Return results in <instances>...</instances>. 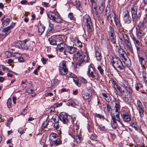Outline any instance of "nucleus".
Instances as JSON below:
<instances>
[{
    "label": "nucleus",
    "instance_id": "nucleus-1",
    "mask_svg": "<svg viewBox=\"0 0 147 147\" xmlns=\"http://www.w3.org/2000/svg\"><path fill=\"white\" fill-rule=\"evenodd\" d=\"M111 64L115 69L120 72L124 71V67L121 61L116 58H113L111 60Z\"/></svg>",
    "mask_w": 147,
    "mask_h": 147
},
{
    "label": "nucleus",
    "instance_id": "nucleus-2",
    "mask_svg": "<svg viewBox=\"0 0 147 147\" xmlns=\"http://www.w3.org/2000/svg\"><path fill=\"white\" fill-rule=\"evenodd\" d=\"M47 17L53 22L58 23H61L62 21L59 14L55 11L49 12L47 14Z\"/></svg>",
    "mask_w": 147,
    "mask_h": 147
},
{
    "label": "nucleus",
    "instance_id": "nucleus-3",
    "mask_svg": "<svg viewBox=\"0 0 147 147\" xmlns=\"http://www.w3.org/2000/svg\"><path fill=\"white\" fill-rule=\"evenodd\" d=\"M83 22L84 27L87 28L88 32L90 33L92 32L93 28L91 19L88 15H86L83 17Z\"/></svg>",
    "mask_w": 147,
    "mask_h": 147
},
{
    "label": "nucleus",
    "instance_id": "nucleus-4",
    "mask_svg": "<svg viewBox=\"0 0 147 147\" xmlns=\"http://www.w3.org/2000/svg\"><path fill=\"white\" fill-rule=\"evenodd\" d=\"M76 126V125H71L69 127V130H68L69 134L74 138L78 143H80L81 141L82 135H77L75 136V131L74 130V127Z\"/></svg>",
    "mask_w": 147,
    "mask_h": 147
},
{
    "label": "nucleus",
    "instance_id": "nucleus-5",
    "mask_svg": "<svg viewBox=\"0 0 147 147\" xmlns=\"http://www.w3.org/2000/svg\"><path fill=\"white\" fill-rule=\"evenodd\" d=\"M67 62L65 61H62L59 66V74L61 75H65L67 73L68 69L66 67Z\"/></svg>",
    "mask_w": 147,
    "mask_h": 147
},
{
    "label": "nucleus",
    "instance_id": "nucleus-6",
    "mask_svg": "<svg viewBox=\"0 0 147 147\" xmlns=\"http://www.w3.org/2000/svg\"><path fill=\"white\" fill-rule=\"evenodd\" d=\"M109 37L111 41L114 44L116 42V36L113 26H110L107 30Z\"/></svg>",
    "mask_w": 147,
    "mask_h": 147
},
{
    "label": "nucleus",
    "instance_id": "nucleus-7",
    "mask_svg": "<svg viewBox=\"0 0 147 147\" xmlns=\"http://www.w3.org/2000/svg\"><path fill=\"white\" fill-rule=\"evenodd\" d=\"M138 7L134 6L131 9L132 17L134 21H137L140 19L141 15L140 13H137Z\"/></svg>",
    "mask_w": 147,
    "mask_h": 147
},
{
    "label": "nucleus",
    "instance_id": "nucleus-8",
    "mask_svg": "<svg viewBox=\"0 0 147 147\" xmlns=\"http://www.w3.org/2000/svg\"><path fill=\"white\" fill-rule=\"evenodd\" d=\"M131 38L136 48L137 53H139L141 50L142 43L138 40L134 35L131 36Z\"/></svg>",
    "mask_w": 147,
    "mask_h": 147
},
{
    "label": "nucleus",
    "instance_id": "nucleus-9",
    "mask_svg": "<svg viewBox=\"0 0 147 147\" xmlns=\"http://www.w3.org/2000/svg\"><path fill=\"white\" fill-rule=\"evenodd\" d=\"M95 71L93 67L90 65L88 67V71L87 74L90 77L92 78L95 79H97L99 77V75L98 73H95L94 74V75H93V73Z\"/></svg>",
    "mask_w": 147,
    "mask_h": 147
},
{
    "label": "nucleus",
    "instance_id": "nucleus-10",
    "mask_svg": "<svg viewBox=\"0 0 147 147\" xmlns=\"http://www.w3.org/2000/svg\"><path fill=\"white\" fill-rule=\"evenodd\" d=\"M142 26H138L136 28V34L137 37L139 39H141L143 36L145 34V33L144 28Z\"/></svg>",
    "mask_w": 147,
    "mask_h": 147
},
{
    "label": "nucleus",
    "instance_id": "nucleus-11",
    "mask_svg": "<svg viewBox=\"0 0 147 147\" xmlns=\"http://www.w3.org/2000/svg\"><path fill=\"white\" fill-rule=\"evenodd\" d=\"M123 20L125 23L127 24H129L131 22V18L127 11H125L123 12Z\"/></svg>",
    "mask_w": 147,
    "mask_h": 147
},
{
    "label": "nucleus",
    "instance_id": "nucleus-12",
    "mask_svg": "<svg viewBox=\"0 0 147 147\" xmlns=\"http://www.w3.org/2000/svg\"><path fill=\"white\" fill-rule=\"evenodd\" d=\"M76 51V49L72 46H67L65 47L64 53L67 55L68 53L73 54Z\"/></svg>",
    "mask_w": 147,
    "mask_h": 147
},
{
    "label": "nucleus",
    "instance_id": "nucleus-13",
    "mask_svg": "<svg viewBox=\"0 0 147 147\" xmlns=\"http://www.w3.org/2000/svg\"><path fill=\"white\" fill-rule=\"evenodd\" d=\"M82 50L81 49L74 54V56L76 58H78L81 57V59L78 61V64L79 65H80L83 63V59H82Z\"/></svg>",
    "mask_w": 147,
    "mask_h": 147
},
{
    "label": "nucleus",
    "instance_id": "nucleus-14",
    "mask_svg": "<svg viewBox=\"0 0 147 147\" xmlns=\"http://www.w3.org/2000/svg\"><path fill=\"white\" fill-rule=\"evenodd\" d=\"M67 115L64 113H61L59 117L60 120L61 121L64 123H67L69 121L67 119Z\"/></svg>",
    "mask_w": 147,
    "mask_h": 147
},
{
    "label": "nucleus",
    "instance_id": "nucleus-15",
    "mask_svg": "<svg viewBox=\"0 0 147 147\" xmlns=\"http://www.w3.org/2000/svg\"><path fill=\"white\" fill-rule=\"evenodd\" d=\"M120 101L118 99H115L114 101L112 102V103L115 104V111L116 112H119L120 111Z\"/></svg>",
    "mask_w": 147,
    "mask_h": 147
},
{
    "label": "nucleus",
    "instance_id": "nucleus-16",
    "mask_svg": "<svg viewBox=\"0 0 147 147\" xmlns=\"http://www.w3.org/2000/svg\"><path fill=\"white\" fill-rule=\"evenodd\" d=\"M58 36L56 35H53L50 38H49L48 40L50 43L53 45H57Z\"/></svg>",
    "mask_w": 147,
    "mask_h": 147
},
{
    "label": "nucleus",
    "instance_id": "nucleus-17",
    "mask_svg": "<svg viewBox=\"0 0 147 147\" xmlns=\"http://www.w3.org/2000/svg\"><path fill=\"white\" fill-rule=\"evenodd\" d=\"M124 42L127 49L131 53H133V49L129 39L124 40Z\"/></svg>",
    "mask_w": 147,
    "mask_h": 147
},
{
    "label": "nucleus",
    "instance_id": "nucleus-18",
    "mask_svg": "<svg viewBox=\"0 0 147 147\" xmlns=\"http://www.w3.org/2000/svg\"><path fill=\"white\" fill-rule=\"evenodd\" d=\"M122 117L125 122H127L130 121V115L127 113L121 114Z\"/></svg>",
    "mask_w": 147,
    "mask_h": 147
},
{
    "label": "nucleus",
    "instance_id": "nucleus-19",
    "mask_svg": "<svg viewBox=\"0 0 147 147\" xmlns=\"http://www.w3.org/2000/svg\"><path fill=\"white\" fill-rule=\"evenodd\" d=\"M22 49L25 50L28 49L30 45V42L27 40L22 41Z\"/></svg>",
    "mask_w": 147,
    "mask_h": 147
},
{
    "label": "nucleus",
    "instance_id": "nucleus-20",
    "mask_svg": "<svg viewBox=\"0 0 147 147\" xmlns=\"http://www.w3.org/2000/svg\"><path fill=\"white\" fill-rule=\"evenodd\" d=\"M5 16H4L1 20L2 25L3 26H7L9 24L10 21V20L9 18H7L5 19Z\"/></svg>",
    "mask_w": 147,
    "mask_h": 147
},
{
    "label": "nucleus",
    "instance_id": "nucleus-21",
    "mask_svg": "<svg viewBox=\"0 0 147 147\" xmlns=\"http://www.w3.org/2000/svg\"><path fill=\"white\" fill-rule=\"evenodd\" d=\"M114 88L115 89H117L116 90L117 94L120 96H122V93L124 92V90H122L121 88L120 87V86L118 85V84Z\"/></svg>",
    "mask_w": 147,
    "mask_h": 147
},
{
    "label": "nucleus",
    "instance_id": "nucleus-22",
    "mask_svg": "<svg viewBox=\"0 0 147 147\" xmlns=\"http://www.w3.org/2000/svg\"><path fill=\"white\" fill-rule=\"evenodd\" d=\"M114 88L115 89H117L116 90L117 94L120 96H122V93L124 92V90H122L121 88L120 87V86L118 85V84Z\"/></svg>",
    "mask_w": 147,
    "mask_h": 147
},
{
    "label": "nucleus",
    "instance_id": "nucleus-23",
    "mask_svg": "<svg viewBox=\"0 0 147 147\" xmlns=\"http://www.w3.org/2000/svg\"><path fill=\"white\" fill-rule=\"evenodd\" d=\"M104 111L105 112L106 111L109 113H111L112 109L111 107L109 104H106L103 105Z\"/></svg>",
    "mask_w": 147,
    "mask_h": 147
},
{
    "label": "nucleus",
    "instance_id": "nucleus-24",
    "mask_svg": "<svg viewBox=\"0 0 147 147\" xmlns=\"http://www.w3.org/2000/svg\"><path fill=\"white\" fill-rule=\"evenodd\" d=\"M112 118L111 121V126L113 128L115 129L117 126V124L115 119L112 116Z\"/></svg>",
    "mask_w": 147,
    "mask_h": 147
},
{
    "label": "nucleus",
    "instance_id": "nucleus-25",
    "mask_svg": "<svg viewBox=\"0 0 147 147\" xmlns=\"http://www.w3.org/2000/svg\"><path fill=\"white\" fill-rule=\"evenodd\" d=\"M52 121L54 122V124L53 125V127L56 129H57L59 127V121L58 119H57L56 118H53V117L52 119Z\"/></svg>",
    "mask_w": 147,
    "mask_h": 147
},
{
    "label": "nucleus",
    "instance_id": "nucleus-26",
    "mask_svg": "<svg viewBox=\"0 0 147 147\" xmlns=\"http://www.w3.org/2000/svg\"><path fill=\"white\" fill-rule=\"evenodd\" d=\"M95 56L98 61H100L102 58L101 55L99 50H96L95 52Z\"/></svg>",
    "mask_w": 147,
    "mask_h": 147
},
{
    "label": "nucleus",
    "instance_id": "nucleus-27",
    "mask_svg": "<svg viewBox=\"0 0 147 147\" xmlns=\"http://www.w3.org/2000/svg\"><path fill=\"white\" fill-rule=\"evenodd\" d=\"M138 58L139 62L142 66L144 67L146 63V61L143 57L140 56L139 55H138Z\"/></svg>",
    "mask_w": 147,
    "mask_h": 147
},
{
    "label": "nucleus",
    "instance_id": "nucleus-28",
    "mask_svg": "<svg viewBox=\"0 0 147 147\" xmlns=\"http://www.w3.org/2000/svg\"><path fill=\"white\" fill-rule=\"evenodd\" d=\"M84 50L85 51V53L84 55H83V62H88L90 58L88 57V55L87 53L86 49L85 48Z\"/></svg>",
    "mask_w": 147,
    "mask_h": 147
},
{
    "label": "nucleus",
    "instance_id": "nucleus-29",
    "mask_svg": "<svg viewBox=\"0 0 147 147\" xmlns=\"http://www.w3.org/2000/svg\"><path fill=\"white\" fill-rule=\"evenodd\" d=\"M58 137V134L55 133H52L50 134L49 138L51 141H53Z\"/></svg>",
    "mask_w": 147,
    "mask_h": 147
},
{
    "label": "nucleus",
    "instance_id": "nucleus-30",
    "mask_svg": "<svg viewBox=\"0 0 147 147\" xmlns=\"http://www.w3.org/2000/svg\"><path fill=\"white\" fill-rule=\"evenodd\" d=\"M96 125L99 129L100 131H106L108 130V129L105 126L103 125H98L96 123Z\"/></svg>",
    "mask_w": 147,
    "mask_h": 147
},
{
    "label": "nucleus",
    "instance_id": "nucleus-31",
    "mask_svg": "<svg viewBox=\"0 0 147 147\" xmlns=\"http://www.w3.org/2000/svg\"><path fill=\"white\" fill-rule=\"evenodd\" d=\"M27 91L29 94L31 95L32 97H34L36 95L34 90H33L32 88H28L27 89Z\"/></svg>",
    "mask_w": 147,
    "mask_h": 147
},
{
    "label": "nucleus",
    "instance_id": "nucleus-32",
    "mask_svg": "<svg viewBox=\"0 0 147 147\" xmlns=\"http://www.w3.org/2000/svg\"><path fill=\"white\" fill-rule=\"evenodd\" d=\"M45 27L42 25L40 24L38 26V32L41 34L44 31L45 29Z\"/></svg>",
    "mask_w": 147,
    "mask_h": 147
},
{
    "label": "nucleus",
    "instance_id": "nucleus-33",
    "mask_svg": "<svg viewBox=\"0 0 147 147\" xmlns=\"http://www.w3.org/2000/svg\"><path fill=\"white\" fill-rule=\"evenodd\" d=\"M65 45L64 43H61L60 44H58L57 45V47L59 49L60 51H62L65 48Z\"/></svg>",
    "mask_w": 147,
    "mask_h": 147
},
{
    "label": "nucleus",
    "instance_id": "nucleus-34",
    "mask_svg": "<svg viewBox=\"0 0 147 147\" xmlns=\"http://www.w3.org/2000/svg\"><path fill=\"white\" fill-rule=\"evenodd\" d=\"M73 80L74 82L77 86L79 87L81 85V82L80 80H79L76 77L74 78Z\"/></svg>",
    "mask_w": 147,
    "mask_h": 147
},
{
    "label": "nucleus",
    "instance_id": "nucleus-35",
    "mask_svg": "<svg viewBox=\"0 0 147 147\" xmlns=\"http://www.w3.org/2000/svg\"><path fill=\"white\" fill-rule=\"evenodd\" d=\"M121 87H123L125 88V89L129 86L128 85V82L125 80H123L122 82L121 83Z\"/></svg>",
    "mask_w": 147,
    "mask_h": 147
},
{
    "label": "nucleus",
    "instance_id": "nucleus-36",
    "mask_svg": "<svg viewBox=\"0 0 147 147\" xmlns=\"http://www.w3.org/2000/svg\"><path fill=\"white\" fill-rule=\"evenodd\" d=\"M118 52L120 57H123L125 52L123 49L120 47V48L119 49Z\"/></svg>",
    "mask_w": 147,
    "mask_h": 147
},
{
    "label": "nucleus",
    "instance_id": "nucleus-37",
    "mask_svg": "<svg viewBox=\"0 0 147 147\" xmlns=\"http://www.w3.org/2000/svg\"><path fill=\"white\" fill-rule=\"evenodd\" d=\"M139 109H138L140 116L142 117H143L144 113V107L139 108Z\"/></svg>",
    "mask_w": 147,
    "mask_h": 147
},
{
    "label": "nucleus",
    "instance_id": "nucleus-38",
    "mask_svg": "<svg viewBox=\"0 0 147 147\" xmlns=\"http://www.w3.org/2000/svg\"><path fill=\"white\" fill-rule=\"evenodd\" d=\"M88 131L89 133H91L93 130L92 126L91 125V123L88 122V125L87 126Z\"/></svg>",
    "mask_w": 147,
    "mask_h": 147
},
{
    "label": "nucleus",
    "instance_id": "nucleus-39",
    "mask_svg": "<svg viewBox=\"0 0 147 147\" xmlns=\"http://www.w3.org/2000/svg\"><path fill=\"white\" fill-rule=\"evenodd\" d=\"M143 86V85L140 83H137L135 85L136 88L137 90H138L140 89H141L142 88Z\"/></svg>",
    "mask_w": 147,
    "mask_h": 147
},
{
    "label": "nucleus",
    "instance_id": "nucleus-40",
    "mask_svg": "<svg viewBox=\"0 0 147 147\" xmlns=\"http://www.w3.org/2000/svg\"><path fill=\"white\" fill-rule=\"evenodd\" d=\"M2 69L4 71H6V72H11L13 73L14 72L12 71H11L10 70L9 68L7 67H6L4 66L3 65H2Z\"/></svg>",
    "mask_w": 147,
    "mask_h": 147
},
{
    "label": "nucleus",
    "instance_id": "nucleus-41",
    "mask_svg": "<svg viewBox=\"0 0 147 147\" xmlns=\"http://www.w3.org/2000/svg\"><path fill=\"white\" fill-rule=\"evenodd\" d=\"M101 95L104 98L105 100L107 101H108L109 100V94L107 93L105 94L102 93V94Z\"/></svg>",
    "mask_w": 147,
    "mask_h": 147
},
{
    "label": "nucleus",
    "instance_id": "nucleus-42",
    "mask_svg": "<svg viewBox=\"0 0 147 147\" xmlns=\"http://www.w3.org/2000/svg\"><path fill=\"white\" fill-rule=\"evenodd\" d=\"M22 41H18L15 44V46L19 49H22Z\"/></svg>",
    "mask_w": 147,
    "mask_h": 147
},
{
    "label": "nucleus",
    "instance_id": "nucleus-43",
    "mask_svg": "<svg viewBox=\"0 0 147 147\" xmlns=\"http://www.w3.org/2000/svg\"><path fill=\"white\" fill-rule=\"evenodd\" d=\"M68 17L71 20H75V18L74 17L73 13H69Z\"/></svg>",
    "mask_w": 147,
    "mask_h": 147
},
{
    "label": "nucleus",
    "instance_id": "nucleus-44",
    "mask_svg": "<svg viewBox=\"0 0 147 147\" xmlns=\"http://www.w3.org/2000/svg\"><path fill=\"white\" fill-rule=\"evenodd\" d=\"M125 89V91H126L129 94H131L132 93L133 91L129 86L127 87Z\"/></svg>",
    "mask_w": 147,
    "mask_h": 147
},
{
    "label": "nucleus",
    "instance_id": "nucleus-45",
    "mask_svg": "<svg viewBox=\"0 0 147 147\" xmlns=\"http://www.w3.org/2000/svg\"><path fill=\"white\" fill-rule=\"evenodd\" d=\"M105 4L103 3H100V5H99V10L102 11L104 10V9L105 8Z\"/></svg>",
    "mask_w": 147,
    "mask_h": 147
},
{
    "label": "nucleus",
    "instance_id": "nucleus-46",
    "mask_svg": "<svg viewBox=\"0 0 147 147\" xmlns=\"http://www.w3.org/2000/svg\"><path fill=\"white\" fill-rule=\"evenodd\" d=\"M114 19L115 23L120 22V19L115 13H114Z\"/></svg>",
    "mask_w": 147,
    "mask_h": 147
},
{
    "label": "nucleus",
    "instance_id": "nucleus-47",
    "mask_svg": "<svg viewBox=\"0 0 147 147\" xmlns=\"http://www.w3.org/2000/svg\"><path fill=\"white\" fill-rule=\"evenodd\" d=\"M121 34L122 35V38L124 40V41L129 39L127 35L126 34L124 33H122Z\"/></svg>",
    "mask_w": 147,
    "mask_h": 147
},
{
    "label": "nucleus",
    "instance_id": "nucleus-48",
    "mask_svg": "<svg viewBox=\"0 0 147 147\" xmlns=\"http://www.w3.org/2000/svg\"><path fill=\"white\" fill-rule=\"evenodd\" d=\"M54 144L56 145H58L60 144L61 143V141L60 139L59 138H57L56 139H55L54 141Z\"/></svg>",
    "mask_w": 147,
    "mask_h": 147
},
{
    "label": "nucleus",
    "instance_id": "nucleus-49",
    "mask_svg": "<svg viewBox=\"0 0 147 147\" xmlns=\"http://www.w3.org/2000/svg\"><path fill=\"white\" fill-rule=\"evenodd\" d=\"M42 5L44 7H48L50 6V4L49 2H44L42 3Z\"/></svg>",
    "mask_w": 147,
    "mask_h": 147
},
{
    "label": "nucleus",
    "instance_id": "nucleus-50",
    "mask_svg": "<svg viewBox=\"0 0 147 147\" xmlns=\"http://www.w3.org/2000/svg\"><path fill=\"white\" fill-rule=\"evenodd\" d=\"M71 117L72 120V122H73V123L75 124V122H76V123H77V121L75 120L76 119V116L75 115H73L71 116Z\"/></svg>",
    "mask_w": 147,
    "mask_h": 147
},
{
    "label": "nucleus",
    "instance_id": "nucleus-51",
    "mask_svg": "<svg viewBox=\"0 0 147 147\" xmlns=\"http://www.w3.org/2000/svg\"><path fill=\"white\" fill-rule=\"evenodd\" d=\"M85 86L86 87V89L88 90H90L91 88V85L89 83H87L85 85Z\"/></svg>",
    "mask_w": 147,
    "mask_h": 147
},
{
    "label": "nucleus",
    "instance_id": "nucleus-52",
    "mask_svg": "<svg viewBox=\"0 0 147 147\" xmlns=\"http://www.w3.org/2000/svg\"><path fill=\"white\" fill-rule=\"evenodd\" d=\"M90 96L91 95L90 93H87L85 94L84 96H83V98H84L85 99H88L90 98Z\"/></svg>",
    "mask_w": 147,
    "mask_h": 147
},
{
    "label": "nucleus",
    "instance_id": "nucleus-53",
    "mask_svg": "<svg viewBox=\"0 0 147 147\" xmlns=\"http://www.w3.org/2000/svg\"><path fill=\"white\" fill-rule=\"evenodd\" d=\"M11 98H9L7 100V105L8 108H10L11 107Z\"/></svg>",
    "mask_w": 147,
    "mask_h": 147
},
{
    "label": "nucleus",
    "instance_id": "nucleus-54",
    "mask_svg": "<svg viewBox=\"0 0 147 147\" xmlns=\"http://www.w3.org/2000/svg\"><path fill=\"white\" fill-rule=\"evenodd\" d=\"M97 69L99 71L100 74L102 75L103 74L104 70L100 66H98L97 67Z\"/></svg>",
    "mask_w": 147,
    "mask_h": 147
},
{
    "label": "nucleus",
    "instance_id": "nucleus-55",
    "mask_svg": "<svg viewBox=\"0 0 147 147\" xmlns=\"http://www.w3.org/2000/svg\"><path fill=\"white\" fill-rule=\"evenodd\" d=\"M54 25L53 24L51 23H50L49 24V29L50 31H51L53 30Z\"/></svg>",
    "mask_w": 147,
    "mask_h": 147
},
{
    "label": "nucleus",
    "instance_id": "nucleus-56",
    "mask_svg": "<svg viewBox=\"0 0 147 147\" xmlns=\"http://www.w3.org/2000/svg\"><path fill=\"white\" fill-rule=\"evenodd\" d=\"M123 100L126 103H129V98L128 96H124L123 98Z\"/></svg>",
    "mask_w": 147,
    "mask_h": 147
},
{
    "label": "nucleus",
    "instance_id": "nucleus-57",
    "mask_svg": "<svg viewBox=\"0 0 147 147\" xmlns=\"http://www.w3.org/2000/svg\"><path fill=\"white\" fill-rule=\"evenodd\" d=\"M49 121L46 120L42 124V126L44 128H45L46 126L48 125Z\"/></svg>",
    "mask_w": 147,
    "mask_h": 147
},
{
    "label": "nucleus",
    "instance_id": "nucleus-58",
    "mask_svg": "<svg viewBox=\"0 0 147 147\" xmlns=\"http://www.w3.org/2000/svg\"><path fill=\"white\" fill-rule=\"evenodd\" d=\"M111 83L112 85V86L113 88L115 87L118 84L113 79H112L111 80Z\"/></svg>",
    "mask_w": 147,
    "mask_h": 147
},
{
    "label": "nucleus",
    "instance_id": "nucleus-59",
    "mask_svg": "<svg viewBox=\"0 0 147 147\" xmlns=\"http://www.w3.org/2000/svg\"><path fill=\"white\" fill-rule=\"evenodd\" d=\"M95 116L96 117L100 118V119H104L105 118L104 116L101 115L100 114L96 113Z\"/></svg>",
    "mask_w": 147,
    "mask_h": 147
},
{
    "label": "nucleus",
    "instance_id": "nucleus-60",
    "mask_svg": "<svg viewBox=\"0 0 147 147\" xmlns=\"http://www.w3.org/2000/svg\"><path fill=\"white\" fill-rule=\"evenodd\" d=\"M45 96H53V92H48L47 91L46 93L45 94Z\"/></svg>",
    "mask_w": 147,
    "mask_h": 147
},
{
    "label": "nucleus",
    "instance_id": "nucleus-61",
    "mask_svg": "<svg viewBox=\"0 0 147 147\" xmlns=\"http://www.w3.org/2000/svg\"><path fill=\"white\" fill-rule=\"evenodd\" d=\"M137 104L138 108L143 107V106L140 100L137 101Z\"/></svg>",
    "mask_w": 147,
    "mask_h": 147
},
{
    "label": "nucleus",
    "instance_id": "nucleus-62",
    "mask_svg": "<svg viewBox=\"0 0 147 147\" xmlns=\"http://www.w3.org/2000/svg\"><path fill=\"white\" fill-rule=\"evenodd\" d=\"M68 103L69 105H71L72 107H73L74 106L75 103L72 100H68Z\"/></svg>",
    "mask_w": 147,
    "mask_h": 147
},
{
    "label": "nucleus",
    "instance_id": "nucleus-63",
    "mask_svg": "<svg viewBox=\"0 0 147 147\" xmlns=\"http://www.w3.org/2000/svg\"><path fill=\"white\" fill-rule=\"evenodd\" d=\"M133 127L135 129V130L137 131L139 133H141L142 132V130L139 128L137 127L135 125L133 126Z\"/></svg>",
    "mask_w": 147,
    "mask_h": 147
},
{
    "label": "nucleus",
    "instance_id": "nucleus-64",
    "mask_svg": "<svg viewBox=\"0 0 147 147\" xmlns=\"http://www.w3.org/2000/svg\"><path fill=\"white\" fill-rule=\"evenodd\" d=\"M97 136L95 134H92L91 135L90 138L92 140H94L96 138Z\"/></svg>",
    "mask_w": 147,
    "mask_h": 147
}]
</instances>
